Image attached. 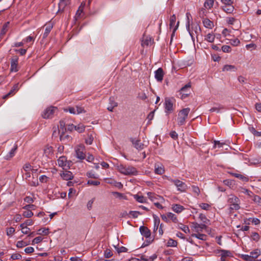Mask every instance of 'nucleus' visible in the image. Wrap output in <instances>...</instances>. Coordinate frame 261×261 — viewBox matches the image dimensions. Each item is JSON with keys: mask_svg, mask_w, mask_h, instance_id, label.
I'll list each match as a JSON object with an SVG mask.
<instances>
[{"mask_svg": "<svg viewBox=\"0 0 261 261\" xmlns=\"http://www.w3.org/2000/svg\"><path fill=\"white\" fill-rule=\"evenodd\" d=\"M130 141L132 143L133 146L138 150H142L145 147L144 144L139 139L131 138Z\"/></svg>", "mask_w": 261, "mask_h": 261, "instance_id": "4468645a", "label": "nucleus"}, {"mask_svg": "<svg viewBox=\"0 0 261 261\" xmlns=\"http://www.w3.org/2000/svg\"><path fill=\"white\" fill-rule=\"evenodd\" d=\"M117 169L120 173L125 175L136 176L138 174V171L135 167L128 165L118 164Z\"/></svg>", "mask_w": 261, "mask_h": 261, "instance_id": "f257e3e1", "label": "nucleus"}, {"mask_svg": "<svg viewBox=\"0 0 261 261\" xmlns=\"http://www.w3.org/2000/svg\"><path fill=\"white\" fill-rule=\"evenodd\" d=\"M18 58L14 57L11 59V68L10 70L12 72H16L18 71Z\"/></svg>", "mask_w": 261, "mask_h": 261, "instance_id": "6ab92c4d", "label": "nucleus"}, {"mask_svg": "<svg viewBox=\"0 0 261 261\" xmlns=\"http://www.w3.org/2000/svg\"><path fill=\"white\" fill-rule=\"evenodd\" d=\"M154 224L153 231H155L158 229V227L159 226L160 221L159 218L154 217Z\"/></svg>", "mask_w": 261, "mask_h": 261, "instance_id": "603ef678", "label": "nucleus"}, {"mask_svg": "<svg viewBox=\"0 0 261 261\" xmlns=\"http://www.w3.org/2000/svg\"><path fill=\"white\" fill-rule=\"evenodd\" d=\"M61 176L63 179L66 180H71L73 178V175L71 171H68L66 169L63 171L61 174Z\"/></svg>", "mask_w": 261, "mask_h": 261, "instance_id": "dca6fc26", "label": "nucleus"}, {"mask_svg": "<svg viewBox=\"0 0 261 261\" xmlns=\"http://www.w3.org/2000/svg\"><path fill=\"white\" fill-rule=\"evenodd\" d=\"M84 6H85V4L84 5H83V4H82L81 5V6L79 7V8L75 14V17L76 19H78L82 17L81 14L83 12V9H84Z\"/></svg>", "mask_w": 261, "mask_h": 261, "instance_id": "72a5a7b5", "label": "nucleus"}, {"mask_svg": "<svg viewBox=\"0 0 261 261\" xmlns=\"http://www.w3.org/2000/svg\"><path fill=\"white\" fill-rule=\"evenodd\" d=\"M15 229L14 228L12 227H9L7 228L6 232L8 236H12V235L15 232Z\"/></svg>", "mask_w": 261, "mask_h": 261, "instance_id": "6e6d98bb", "label": "nucleus"}, {"mask_svg": "<svg viewBox=\"0 0 261 261\" xmlns=\"http://www.w3.org/2000/svg\"><path fill=\"white\" fill-rule=\"evenodd\" d=\"M153 40L151 37L147 36H143L142 40L141 45L143 47L148 46L151 44Z\"/></svg>", "mask_w": 261, "mask_h": 261, "instance_id": "aec40b11", "label": "nucleus"}, {"mask_svg": "<svg viewBox=\"0 0 261 261\" xmlns=\"http://www.w3.org/2000/svg\"><path fill=\"white\" fill-rule=\"evenodd\" d=\"M29 244L24 241H19L17 242L16 246L18 248H22L24 246L28 245Z\"/></svg>", "mask_w": 261, "mask_h": 261, "instance_id": "09e8293b", "label": "nucleus"}, {"mask_svg": "<svg viewBox=\"0 0 261 261\" xmlns=\"http://www.w3.org/2000/svg\"><path fill=\"white\" fill-rule=\"evenodd\" d=\"M193 237H195L201 240H205L206 236L202 233H193L191 234Z\"/></svg>", "mask_w": 261, "mask_h": 261, "instance_id": "c9c22d12", "label": "nucleus"}, {"mask_svg": "<svg viewBox=\"0 0 261 261\" xmlns=\"http://www.w3.org/2000/svg\"><path fill=\"white\" fill-rule=\"evenodd\" d=\"M58 164L59 166L62 167L65 170L69 167L70 162L68 161L65 156H62L58 160Z\"/></svg>", "mask_w": 261, "mask_h": 261, "instance_id": "f8f14e48", "label": "nucleus"}, {"mask_svg": "<svg viewBox=\"0 0 261 261\" xmlns=\"http://www.w3.org/2000/svg\"><path fill=\"white\" fill-rule=\"evenodd\" d=\"M44 154L48 158H50L53 155V148L51 146L47 145L44 149Z\"/></svg>", "mask_w": 261, "mask_h": 261, "instance_id": "4be33fe9", "label": "nucleus"}, {"mask_svg": "<svg viewBox=\"0 0 261 261\" xmlns=\"http://www.w3.org/2000/svg\"><path fill=\"white\" fill-rule=\"evenodd\" d=\"M172 208L174 212L177 213H179L184 210L183 206L177 204H173Z\"/></svg>", "mask_w": 261, "mask_h": 261, "instance_id": "bb28decb", "label": "nucleus"}, {"mask_svg": "<svg viewBox=\"0 0 261 261\" xmlns=\"http://www.w3.org/2000/svg\"><path fill=\"white\" fill-rule=\"evenodd\" d=\"M214 0H206L204 6L206 9H211L214 5Z\"/></svg>", "mask_w": 261, "mask_h": 261, "instance_id": "e433bc0d", "label": "nucleus"}, {"mask_svg": "<svg viewBox=\"0 0 261 261\" xmlns=\"http://www.w3.org/2000/svg\"><path fill=\"white\" fill-rule=\"evenodd\" d=\"M222 50L224 53H229L231 51V48L228 45H223L222 46Z\"/></svg>", "mask_w": 261, "mask_h": 261, "instance_id": "338daca9", "label": "nucleus"}, {"mask_svg": "<svg viewBox=\"0 0 261 261\" xmlns=\"http://www.w3.org/2000/svg\"><path fill=\"white\" fill-rule=\"evenodd\" d=\"M187 22H186V29L188 31L190 36L193 42H194V37H193V34L190 29V24L192 20V17L191 14L189 12L186 13Z\"/></svg>", "mask_w": 261, "mask_h": 261, "instance_id": "ddd939ff", "label": "nucleus"}, {"mask_svg": "<svg viewBox=\"0 0 261 261\" xmlns=\"http://www.w3.org/2000/svg\"><path fill=\"white\" fill-rule=\"evenodd\" d=\"M112 255L113 253L111 250L107 249L105 251L104 255L106 258H110L112 256Z\"/></svg>", "mask_w": 261, "mask_h": 261, "instance_id": "13d9d810", "label": "nucleus"}, {"mask_svg": "<svg viewBox=\"0 0 261 261\" xmlns=\"http://www.w3.org/2000/svg\"><path fill=\"white\" fill-rule=\"evenodd\" d=\"M190 112V109L189 108H184L179 111L177 118V124L178 125L181 126L185 124L186 120Z\"/></svg>", "mask_w": 261, "mask_h": 261, "instance_id": "7ed1b4c3", "label": "nucleus"}, {"mask_svg": "<svg viewBox=\"0 0 261 261\" xmlns=\"http://www.w3.org/2000/svg\"><path fill=\"white\" fill-rule=\"evenodd\" d=\"M154 76L157 81L161 82L163 80L164 71L162 68H158L154 72Z\"/></svg>", "mask_w": 261, "mask_h": 261, "instance_id": "f3484780", "label": "nucleus"}, {"mask_svg": "<svg viewBox=\"0 0 261 261\" xmlns=\"http://www.w3.org/2000/svg\"><path fill=\"white\" fill-rule=\"evenodd\" d=\"M134 198L140 203H145L146 202V198L142 195L136 194L134 195Z\"/></svg>", "mask_w": 261, "mask_h": 261, "instance_id": "7c9ffc66", "label": "nucleus"}, {"mask_svg": "<svg viewBox=\"0 0 261 261\" xmlns=\"http://www.w3.org/2000/svg\"><path fill=\"white\" fill-rule=\"evenodd\" d=\"M57 111V108L56 107H50L48 108L44 111L42 117L45 119L51 118Z\"/></svg>", "mask_w": 261, "mask_h": 261, "instance_id": "9b49d317", "label": "nucleus"}, {"mask_svg": "<svg viewBox=\"0 0 261 261\" xmlns=\"http://www.w3.org/2000/svg\"><path fill=\"white\" fill-rule=\"evenodd\" d=\"M167 217L168 219H171L173 222L176 223L177 221V219L176 215L172 213H168Z\"/></svg>", "mask_w": 261, "mask_h": 261, "instance_id": "37998d69", "label": "nucleus"}, {"mask_svg": "<svg viewBox=\"0 0 261 261\" xmlns=\"http://www.w3.org/2000/svg\"><path fill=\"white\" fill-rule=\"evenodd\" d=\"M75 108L76 111V114H80L81 113L85 112V111L82 107L76 106Z\"/></svg>", "mask_w": 261, "mask_h": 261, "instance_id": "680f3d73", "label": "nucleus"}, {"mask_svg": "<svg viewBox=\"0 0 261 261\" xmlns=\"http://www.w3.org/2000/svg\"><path fill=\"white\" fill-rule=\"evenodd\" d=\"M240 43V41L238 38H234L230 40V44L233 46H238Z\"/></svg>", "mask_w": 261, "mask_h": 261, "instance_id": "4d7b16f0", "label": "nucleus"}, {"mask_svg": "<svg viewBox=\"0 0 261 261\" xmlns=\"http://www.w3.org/2000/svg\"><path fill=\"white\" fill-rule=\"evenodd\" d=\"M87 184L89 185H93V186H98L100 185V182L98 181H94L92 180H88L87 181Z\"/></svg>", "mask_w": 261, "mask_h": 261, "instance_id": "0e129e2a", "label": "nucleus"}, {"mask_svg": "<svg viewBox=\"0 0 261 261\" xmlns=\"http://www.w3.org/2000/svg\"><path fill=\"white\" fill-rule=\"evenodd\" d=\"M221 2L224 6L232 5L233 4L234 0H221Z\"/></svg>", "mask_w": 261, "mask_h": 261, "instance_id": "5fc2aeb1", "label": "nucleus"}, {"mask_svg": "<svg viewBox=\"0 0 261 261\" xmlns=\"http://www.w3.org/2000/svg\"><path fill=\"white\" fill-rule=\"evenodd\" d=\"M85 126L82 124H79L77 125H75L74 129L81 133L85 130Z\"/></svg>", "mask_w": 261, "mask_h": 261, "instance_id": "a19ab883", "label": "nucleus"}, {"mask_svg": "<svg viewBox=\"0 0 261 261\" xmlns=\"http://www.w3.org/2000/svg\"><path fill=\"white\" fill-rule=\"evenodd\" d=\"M190 29L192 33L194 32L197 38L198 36L201 32V29L199 25V22H196V23L192 22L190 24ZM193 34H194V33Z\"/></svg>", "mask_w": 261, "mask_h": 261, "instance_id": "2eb2a0df", "label": "nucleus"}, {"mask_svg": "<svg viewBox=\"0 0 261 261\" xmlns=\"http://www.w3.org/2000/svg\"><path fill=\"white\" fill-rule=\"evenodd\" d=\"M242 192L245 194H247L250 197H252V196L254 195L252 192L246 189H243V191H242Z\"/></svg>", "mask_w": 261, "mask_h": 261, "instance_id": "69168bd1", "label": "nucleus"}, {"mask_svg": "<svg viewBox=\"0 0 261 261\" xmlns=\"http://www.w3.org/2000/svg\"><path fill=\"white\" fill-rule=\"evenodd\" d=\"M231 174L232 175V176L240 179L243 181L247 182L249 180V178L248 177L245 176L242 174L235 173H233Z\"/></svg>", "mask_w": 261, "mask_h": 261, "instance_id": "c85d7f7f", "label": "nucleus"}, {"mask_svg": "<svg viewBox=\"0 0 261 261\" xmlns=\"http://www.w3.org/2000/svg\"><path fill=\"white\" fill-rule=\"evenodd\" d=\"M237 68L234 65H225L223 66L222 68L223 71H236L237 70Z\"/></svg>", "mask_w": 261, "mask_h": 261, "instance_id": "c756f323", "label": "nucleus"}, {"mask_svg": "<svg viewBox=\"0 0 261 261\" xmlns=\"http://www.w3.org/2000/svg\"><path fill=\"white\" fill-rule=\"evenodd\" d=\"M241 258L246 261H256V260H252L251 256L248 254H241Z\"/></svg>", "mask_w": 261, "mask_h": 261, "instance_id": "de8ad7c7", "label": "nucleus"}, {"mask_svg": "<svg viewBox=\"0 0 261 261\" xmlns=\"http://www.w3.org/2000/svg\"><path fill=\"white\" fill-rule=\"evenodd\" d=\"M176 22V16L174 14L172 15L170 18L169 27L170 29L173 28V32L171 37L170 43L172 42L173 37L174 36V34L176 30L177 29L179 22L178 21L176 25L175 26Z\"/></svg>", "mask_w": 261, "mask_h": 261, "instance_id": "6e6552de", "label": "nucleus"}, {"mask_svg": "<svg viewBox=\"0 0 261 261\" xmlns=\"http://www.w3.org/2000/svg\"><path fill=\"white\" fill-rule=\"evenodd\" d=\"M32 166L30 163H26L23 166V169L25 172L30 171L32 169Z\"/></svg>", "mask_w": 261, "mask_h": 261, "instance_id": "e2e57ef3", "label": "nucleus"}, {"mask_svg": "<svg viewBox=\"0 0 261 261\" xmlns=\"http://www.w3.org/2000/svg\"><path fill=\"white\" fill-rule=\"evenodd\" d=\"M174 99L173 98L166 97L165 99L164 108L165 113L168 115L174 110L173 103Z\"/></svg>", "mask_w": 261, "mask_h": 261, "instance_id": "20e7f679", "label": "nucleus"}, {"mask_svg": "<svg viewBox=\"0 0 261 261\" xmlns=\"http://www.w3.org/2000/svg\"><path fill=\"white\" fill-rule=\"evenodd\" d=\"M165 172L164 168L161 164H155L154 165V172L155 174L161 175Z\"/></svg>", "mask_w": 261, "mask_h": 261, "instance_id": "412c9836", "label": "nucleus"}, {"mask_svg": "<svg viewBox=\"0 0 261 261\" xmlns=\"http://www.w3.org/2000/svg\"><path fill=\"white\" fill-rule=\"evenodd\" d=\"M9 24V22H8L6 23L3 27V28L1 31V35L3 36L5 35L7 31L8 25Z\"/></svg>", "mask_w": 261, "mask_h": 261, "instance_id": "3c124183", "label": "nucleus"}, {"mask_svg": "<svg viewBox=\"0 0 261 261\" xmlns=\"http://www.w3.org/2000/svg\"><path fill=\"white\" fill-rule=\"evenodd\" d=\"M53 28V26L51 25H48L46 27L45 32L43 35V38H45L48 35L49 33L51 31Z\"/></svg>", "mask_w": 261, "mask_h": 261, "instance_id": "58836bf2", "label": "nucleus"}, {"mask_svg": "<svg viewBox=\"0 0 261 261\" xmlns=\"http://www.w3.org/2000/svg\"><path fill=\"white\" fill-rule=\"evenodd\" d=\"M202 23L206 28L212 29L214 27L213 22L207 18H203Z\"/></svg>", "mask_w": 261, "mask_h": 261, "instance_id": "b1692460", "label": "nucleus"}, {"mask_svg": "<svg viewBox=\"0 0 261 261\" xmlns=\"http://www.w3.org/2000/svg\"><path fill=\"white\" fill-rule=\"evenodd\" d=\"M252 200L258 205L261 206V197L260 196L254 194L252 196Z\"/></svg>", "mask_w": 261, "mask_h": 261, "instance_id": "79ce46f5", "label": "nucleus"}, {"mask_svg": "<svg viewBox=\"0 0 261 261\" xmlns=\"http://www.w3.org/2000/svg\"><path fill=\"white\" fill-rule=\"evenodd\" d=\"M167 246L169 247H176L177 244V242L172 239H169L167 242Z\"/></svg>", "mask_w": 261, "mask_h": 261, "instance_id": "c03bdc74", "label": "nucleus"}, {"mask_svg": "<svg viewBox=\"0 0 261 261\" xmlns=\"http://www.w3.org/2000/svg\"><path fill=\"white\" fill-rule=\"evenodd\" d=\"M70 5V0H60L58 4V12H63L68 10Z\"/></svg>", "mask_w": 261, "mask_h": 261, "instance_id": "9d476101", "label": "nucleus"}, {"mask_svg": "<svg viewBox=\"0 0 261 261\" xmlns=\"http://www.w3.org/2000/svg\"><path fill=\"white\" fill-rule=\"evenodd\" d=\"M75 151L76 157L80 160L86 159V154L85 153V147L83 145H79L75 147Z\"/></svg>", "mask_w": 261, "mask_h": 261, "instance_id": "1a4fd4ad", "label": "nucleus"}, {"mask_svg": "<svg viewBox=\"0 0 261 261\" xmlns=\"http://www.w3.org/2000/svg\"><path fill=\"white\" fill-rule=\"evenodd\" d=\"M215 38V37L214 34L209 33L205 36V40L209 42L212 43L214 41Z\"/></svg>", "mask_w": 261, "mask_h": 261, "instance_id": "ea45409f", "label": "nucleus"}, {"mask_svg": "<svg viewBox=\"0 0 261 261\" xmlns=\"http://www.w3.org/2000/svg\"><path fill=\"white\" fill-rule=\"evenodd\" d=\"M250 254L252 260H255L260 254V251L259 249H255L251 251Z\"/></svg>", "mask_w": 261, "mask_h": 261, "instance_id": "473e14b6", "label": "nucleus"}, {"mask_svg": "<svg viewBox=\"0 0 261 261\" xmlns=\"http://www.w3.org/2000/svg\"><path fill=\"white\" fill-rule=\"evenodd\" d=\"M223 109H224V107L222 105H218V106H216V107H214L212 108L210 110V111L211 112H216L217 113H219V112H220L221 110H222Z\"/></svg>", "mask_w": 261, "mask_h": 261, "instance_id": "f704fd0d", "label": "nucleus"}, {"mask_svg": "<svg viewBox=\"0 0 261 261\" xmlns=\"http://www.w3.org/2000/svg\"><path fill=\"white\" fill-rule=\"evenodd\" d=\"M170 181L174 184V185L177 187V190L180 192H185L188 189V186L184 182L180 181L177 179H169Z\"/></svg>", "mask_w": 261, "mask_h": 261, "instance_id": "39448f33", "label": "nucleus"}, {"mask_svg": "<svg viewBox=\"0 0 261 261\" xmlns=\"http://www.w3.org/2000/svg\"><path fill=\"white\" fill-rule=\"evenodd\" d=\"M227 202L230 210H238L240 208V200L236 196L231 194L228 196Z\"/></svg>", "mask_w": 261, "mask_h": 261, "instance_id": "f03ea898", "label": "nucleus"}, {"mask_svg": "<svg viewBox=\"0 0 261 261\" xmlns=\"http://www.w3.org/2000/svg\"><path fill=\"white\" fill-rule=\"evenodd\" d=\"M231 253L229 251L222 250L220 251V260L221 261H227V258L230 256Z\"/></svg>", "mask_w": 261, "mask_h": 261, "instance_id": "5701e85b", "label": "nucleus"}, {"mask_svg": "<svg viewBox=\"0 0 261 261\" xmlns=\"http://www.w3.org/2000/svg\"><path fill=\"white\" fill-rule=\"evenodd\" d=\"M67 125V124L66 123L65 119L60 120L59 126V133L60 134V139L61 141H63L65 138L68 137V135H65L64 134Z\"/></svg>", "mask_w": 261, "mask_h": 261, "instance_id": "423d86ee", "label": "nucleus"}, {"mask_svg": "<svg viewBox=\"0 0 261 261\" xmlns=\"http://www.w3.org/2000/svg\"><path fill=\"white\" fill-rule=\"evenodd\" d=\"M49 233V229L48 228H41L38 230V234H43V235H47Z\"/></svg>", "mask_w": 261, "mask_h": 261, "instance_id": "8fccbe9b", "label": "nucleus"}, {"mask_svg": "<svg viewBox=\"0 0 261 261\" xmlns=\"http://www.w3.org/2000/svg\"><path fill=\"white\" fill-rule=\"evenodd\" d=\"M139 230L141 234L146 238L148 239L150 237L151 232L147 227L141 226L140 227Z\"/></svg>", "mask_w": 261, "mask_h": 261, "instance_id": "a211bd4d", "label": "nucleus"}, {"mask_svg": "<svg viewBox=\"0 0 261 261\" xmlns=\"http://www.w3.org/2000/svg\"><path fill=\"white\" fill-rule=\"evenodd\" d=\"M18 89H19V84L17 83L13 86L12 89L9 93H10V94H12L13 93L15 92L16 91H18Z\"/></svg>", "mask_w": 261, "mask_h": 261, "instance_id": "bf43d9fd", "label": "nucleus"}, {"mask_svg": "<svg viewBox=\"0 0 261 261\" xmlns=\"http://www.w3.org/2000/svg\"><path fill=\"white\" fill-rule=\"evenodd\" d=\"M128 214L130 215L133 218H137L142 214L139 211H130Z\"/></svg>", "mask_w": 261, "mask_h": 261, "instance_id": "864d4df0", "label": "nucleus"}, {"mask_svg": "<svg viewBox=\"0 0 261 261\" xmlns=\"http://www.w3.org/2000/svg\"><path fill=\"white\" fill-rule=\"evenodd\" d=\"M251 238L253 241L257 242L260 239V236L257 232H252L250 235Z\"/></svg>", "mask_w": 261, "mask_h": 261, "instance_id": "4c0bfd02", "label": "nucleus"}, {"mask_svg": "<svg viewBox=\"0 0 261 261\" xmlns=\"http://www.w3.org/2000/svg\"><path fill=\"white\" fill-rule=\"evenodd\" d=\"M179 228L186 233L190 232V229L187 225L181 224V226H180Z\"/></svg>", "mask_w": 261, "mask_h": 261, "instance_id": "052dcab7", "label": "nucleus"}, {"mask_svg": "<svg viewBox=\"0 0 261 261\" xmlns=\"http://www.w3.org/2000/svg\"><path fill=\"white\" fill-rule=\"evenodd\" d=\"M93 141V138L92 135H88V138L86 139L85 142L87 144L91 145Z\"/></svg>", "mask_w": 261, "mask_h": 261, "instance_id": "774afa93", "label": "nucleus"}, {"mask_svg": "<svg viewBox=\"0 0 261 261\" xmlns=\"http://www.w3.org/2000/svg\"><path fill=\"white\" fill-rule=\"evenodd\" d=\"M110 106L108 107L107 109L109 111L112 112L113 109L117 106V103L113 100V98L111 97L110 98Z\"/></svg>", "mask_w": 261, "mask_h": 261, "instance_id": "2f4dec72", "label": "nucleus"}, {"mask_svg": "<svg viewBox=\"0 0 261 261\" xmlns=\"http://www.w3.org/2000/svg\"><path fill=\"white\" fill-rule=\"evenodd\" d=\"M191 85L189 83L182 87L178 92V95L180 96L181 99H184L187 97L190 94V88Z\"/></svg>", "mask_w": 261, "mask_h": 261, "instance_id": "0eeeda50", "label": "nucleus"}, {"mask_svg": "<svg viewBox=\"0 0 261 261\" xmlns=\"http://www.w3.org/2000/svg\"><path fill=\"white\" fill-rule=\"evenodd\" d=\"M22 215L25 218H29L33 216V213L30 210H26V211L23 212Z\"/></svg>", "mask_w": 261, "mask_h": 261, "instance_id": "49530a36", "label": "nucleus"}, {"mask_svg": "<svg viewBox=\"0 0 261 261\" xmlns=\"http://www.w3.org/2000/svg\"><path fill=\"white\" fill-rule=\"evenodd\" d=\"M192 192L196 195L198 196L200 193L199 187L195 185H192L191 186Z\"/></svg>", "mask_w": 261, "mask_h": 261, "instance_id": "a18cd8bd", "label": "nucleus"}, {"mask_svg": "<svg viewBox=\"0 0 261 261\" xmlns=\"http://www.w3.org/2000/svg\"><path fill=\"white\" fill-rule=\"evenodd\" d=\"M193 227L196 232L201 231L203 229L206 228V226L204 224H198L197 223H193Z\"/></svg>", "mask_w": 261, "mask_h": 261, "instance_id": "a878e982", "label": "nucleus"}, {"mask_svg": "<svg viewBox=\"0 0 261 261\" xmlns=\"http://www.w3.org/2000/svg\"><path fill=\"white\" fill-rule=\"evenodd\" d=\"M222 9L227 13H232L234 10V8L232 5L227 6H222Z\"/></svg>", "mask_w": 261, "mask_h": 261, "instance_id": "cd10ccee", "label": "nucleus"}, {"mask_svg": "<svg viewBox=\"0 0 261 261\" xmlns=\"http://www.w3.org/2000/svg\"><path fill=\"white\" fill-rule=\"evenodd\" d=\"M17 149V146L15 145L13 148L10 151V152L5 156V159L7 160H9L14 156L15 152Z\"/></svg>", "mask_w": 261, "mask_h": 261, "instance_id": "393cba45", "label": "nucleus"}]
</instances>
